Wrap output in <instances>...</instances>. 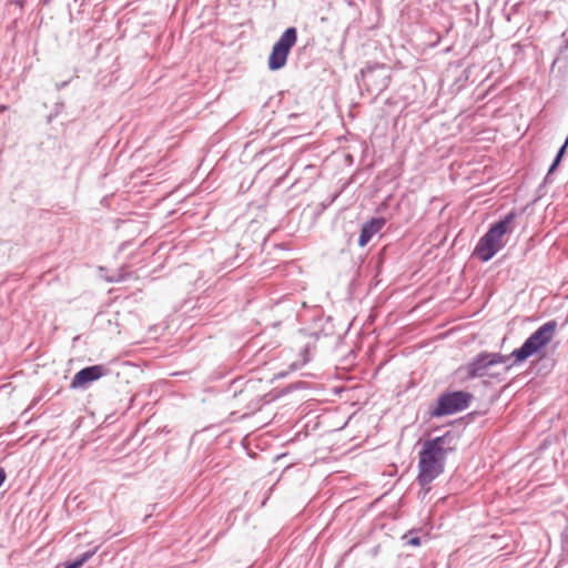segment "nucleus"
<instances>
[{
	"instance_id": "obj_14",
	"label": "nucleus",
	"mask_w": 568,
	"mask_h": 568,
	"mask_svg": "<svg viewBox=\"0 0 568 568\" xmlns=\"http://www.w3.org/2000/svg\"><path fill=\"white\" fill-rule=\"evenodd\" d=\"M51 1H52V0H40V2H41L42 4H44V6H45V4H49Z\"/></svg>"
},
{
	"instance_id": "obj_1",
	"label": "nucleus",
	"mask_w": 568,
	"mask_h": 568,
	"mask_svg": "<svg viewBox=\"0 0 568 568\" xmlns=\"http://www.w3.org/2000/svg\"><path fill=\"white\" fill-rule=\"evenodd\" d=\"M557 326L558 324L555 320L544 323L519 348L514 349L509 355L480 352L465 366L459 367L458 372L465 373L467 379H475L488 376V369L491 366L506 363L510 357L514 358V365L523 363L530 356L539 353L552 341Z\"/></svg>"
},
{
	"instance_id": "obj_2",
	"label": "nucleus",
	"mask_w": 568,
	"mask_h": 568,
	"mask_svg": "<svg viewBox=\"0 0 568 568\" xmlns=\"http://www.w3.org/2000/svg\"><path fill=\"white\" fill-rule=\"evenodd\" d=\"M459 436L447 430L440 436L426 439L418 453V484L429 490V485L445 470L447 456L455 452Z\"/></svg>"
},
{
	"instance_id": "obj_7",
	"label": "nucleus",
	"mask_w": 568,
	"mask_h": 568,
	"mask_svg": "<svg viewBox=\"0 0 568 568\" xmlns=\"http://www.w3.org/2000/svg\"><path fill=\"white\" fill-rule=\"evenodd\" d=\"M109 367L103 364L92 365L80 369L72 378L71 388H87L90 383L108 375Z\"/></svg>"
},
{
	"instance_id": "obj_12",
	"label": "nucleus",
	"mask_w": 568,
	"mask_h": 568,
	"mask_svg": "<svg viewBox=\"0 0 568 568\" xmlns=\"http://www.w3.org/2000/svg\"><path fill=\"white\" fill-rule=\"evenodd\" d=\"M307 354H308V345H306V346L303 348V364H306V363L308 362Z\"/></svg>"
},
{
	"instance_id": "obj_5",
	"label": "nucleus",
	"mask_w": 568,
	"mask_h": 568,
	"mask_svg": "<svg viewBox=\"0 0 568 568\" xmlns=\"http://www.w3.org/2000/svg\"><path fill=\"white\" fill-rule=\"evenodd\" d=\"M297 41L295 27L287 28L274 43L268 57L267 65L271 71H277L285 67L291 49Z\"/></svg>"
},
{
	"instance_id": "obj_11",
	"label": "nucleus",
	"mask_w": 568,
	"mask_h": 568,
	"mask_svg": "<svg viewBox=\"0 0 568 568\" xmlns=\"http://www.w3.org/2000/svg\"><path fill=\"white\" fill-rule=\"evenodd\" d=\"M407 545L410 546H419L420 545V538L419 537H412L406 541Z\"/></svg>"
},
{
	"instance_id": "obj_10",
	"label": "nucleus",
	"mask_w": 568,
	"mask_h": 568,
	"mask_svg": "<svg viewBox=\"0 0 568 568\" xmlns=\"http://www.w3.org/2000/svg\"><path fill=\"white\" fill-rule=\"evenodd\" d=\"M567 145H568V136H567V139H566L565 143H564V144L560 146V149L558 150V152H557V154H556V156H555V159H554V161H552V163H551V165H550V168H549V170H548V173H547V175H546V178H545V181H548V179H549L550 174H551V173L556 170V168L559 165V163H560V161H561V159H562V156H564V154H565V151H566Z\"/></svg>"
},
{
	"instance_id": "obj_3",
	"label": "nucleus",
	"mask_w": 568,
	"mask_h": 568,
	"mask_svg": "<svg viewBox=\"0 0 568 568\" xmlns=\"http://www.w3.org/2000/svg\"><path fill=\"white\" fill-rule=\"evenodd\" d=\"M515 211L506 214L501 220L490 225L488 231L478 241L474 254L481 261H490L495 254L503 247V236L509 232V225L516 219Z\"/></svg>"
},
{
	"instance_id": "obj_13",
	"label": "nucleus",
	"mask_w": 568,
	"mask_h": 568,
	"mask_svg": "<svg viewBox=\"0 0 568 568\" xmlns=\"http://www.w3.org/2000/svg\"><path fill=\"white\" fill-rule=\"evenodd\" d=\"M7 478L6 471L2 467H0V487L3 485L4 480Z\"/></svg>"
},
{
	"instance_id": "obj_8",
	"label": "nucleus",
	"mask_w": 568,
	"mask_h": 568,
	"mask_svg": "<svg viewBox=\"0 0 568 568\" xmlns=\"http://www.w3.org/2000/svg\"><path fill=\"white\" fill-rule=\"evenodd\" d=\"M386 224L385 217H372L369 221L363 223L358 237V245L364 247L368 244L372 237L378 233Z\"/></svg>"
},
{
	"instance_id": "obj_4",
	"label": "nucleus",
	"mask_w": 568,
	"mask_h": 568,
	"mask_svg": "<svg viewBox=\"0 0 568 568\" xmlns=\"http://www.w3.org/2000/svg\"><path fill=\"white\" fill-rule=\"evenodd\" d=\"M473 395L464 390L445 392L440 394L434 405L428 407L430 418H439L467 409Z\"/></svg>"
},
{
	"instance_id": "obj_9",
	"label": "nucleus",
	"mask_w": 568,
	"mask_h": 568,
	"mask_svg": "<svg viewBox=\"0 0 568 568\" xmlns=\"http://www.w3.org/2000/svg\"><path fill=\"white\" fill-rule=\"evenodd\" d=\"M98 550V547H94L93 549H90L85 552H83L81 556H79L75 560L68 562L69 568H80L83 566Z\"/></svg>"
},
{
	"instance_id": "obj_6",
	"label": "nucleus",
	"mask_w": 568,
	"mask_h": 568,
	"mask_svg": "<svg viewBox=\"0 0 568 568\" xmlns=\"http://www.w3.org/2000/svg\"><path fill=\"white\" fill-rule=\"evenodd\" d=\"M363 85L367 91L379 94L390 82V70L385 64L368 65L362 70Z\"/></svg>"
}]
</instances>
